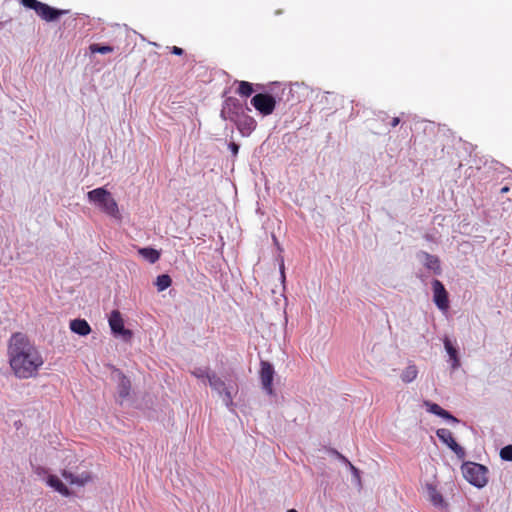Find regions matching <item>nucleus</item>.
Here are the masks:
<instances>
[{
  "label": "nucleus",
  "instance_id": "1",
  "mask_svg": "<svg viewBox=\"0 0 512 512\" xmlns=\"http://www.w3.org/2000/svg\"><path fill=\"white\" fill-rule=\"evenodd\" d=\"M9 366L18 379L35 378L44 364L42 354L27 335L15 332L7 345Z\"/></svg>",
  "mask_w": 512,
  "mask_h": 512
},
{
  "label": "nucleus",
  "instance_id": "2",
  "mask_svg": "<svg viewBox=\"0 0 512 512\" xmlns=\"http://www.w3.org/2000/svg\"><path fill=\"white\" fill-rule=\"evenodd\" d=\"M222 116L233 122L243 136H249L256 128V120L248 115L239 103H234L233 108L228 104L222 110Z\"/></svg>",
  "mask_w": 512,
  "mask_h": 512
},
{
  "label": "nucleus",
  "instance_id": "3",
  "mask_svg": "<svg viewBox=\"0 0 512 512\" xmlns=\"http://www.w3.org/2000/svg\"><path fill=\"white\" fill-rule=\"evenodd\" d=\"M88 200L95 204L100 211L108 216L120 220L121 214L116 200L112 194L103 187L93 189L87 193Z\"/></svg>",
  "mask_w": 512,
  "mask_h": 512
},
{
  "label": "nucleus",
  "instance_id": "4",
  "mask_svg": "<svg viewBox=\"0 0 512 512\" xmlns=\"http://www.w3.org/2000/svg\"><path fill=\"white\" fill-rule=\"evenodd\" d=\"M20 3L28 9L35 11V13L44 21L52 22L59 19L62 15L67 14L68 10H60L42 3L38 0H20Z\"/></svg>",
  "mask_w": 512,
  "mask_h": 512
},
{
  "label": "nucleus",
  "instance_id": "5",
  "mask_svg": "<svg viewBox=\"0 0 512 512\" xmlns=\"http://www.w3.org/2000/svg\"><path fill=\"white\" fill-rule=\"evenodd\" d=\"M465 479L476 487H484L487 482V468L477 463H467L462 466Z\"/></svg>",
  "mask_w": 512,
  "mask_h": 512
},
{
  "label": "nucleus",
  "instance_id": "6",
  "mask_svg": "<svg viewBox=\"0 0 512 512\" xmlns=\"http://www.w3.org/2000/svg\"><path fill=\"white\" fill-rule=\"evenodd\" d=\"M251 104L260 114L268 116L274 112L276 100L268 93H258L252 97Z\"/></svg>",
  "mask_w": 512,
  "mask_h": 512
},
{
  "label": "nucleus",
  "instance_id": "7",
  "mask_svg": "<svg viewBox=\"0 0 512 512\" xmlns=\"http://www.w3.org/2000/svg\"><path fill=\"white\" fill-rule=\"evenodd\" d=\"M432 289H433V301L435 305L441 311H447L449 308V298L448 292L445 289L442 282L438 279L432 281Z\"/></svg>",
  "mask_w": 512,
  "mask_h": 512
},
{
  "label": "nucleus",
  "instance_id": "8",
  "mask_svg": "<svg viewBox=\"0 0 512 512\" xmlns=\"http://www.w3.org/2000/svg\"><path fill=\"white\" fill-rule=\"evenodd\" d=\"M273 377H274V368L273 366L267 362L262 361L261 362V369H260V379L263 386V389L269 394L273 395Z\"/></svg>",
  "mask_w": 512,
  "mask_h": 512
},
{
  "label": "nucleus",
  "instance_id": "9",
  "mask_svg": "<svg viewBox=\"0 0 512 512\" xmlns=\"http://www.w3.org/2000/svg\"><path fill=\"white\" fill-rule=\"evenodd\" d=\"M208 381L212 389L223 395V401L225 404L227 406H231L233 403V397L231 392L227 389L225 382L216 374L208 376Z\"/></svg>",
  "mask_w": 512,
  "mask_h": 512
},
{
  "label": "nucleus",
  "instance_id": "10",
  "mask_svg": "<svg viewBox=\"0 0 512 512\" xmlns=\"http://www.w3.org/2000/svg\"><path fill=\"white\" fill-rule=\"evenodd\" d=\"M109 325L114 334L130 338L132 332L124 327V321L118 310H113L109 316Z\"/></svg>",
  "mask_w": 512,
  "mask_h": 512
},
{
  "label": "nucleus",
  "instance_id": "11",
  "mask_svg": "<svg viewBox=\"0 0 512 512\" xmlns=\"http://www.w3.org/2000/svg\"><path fill=\"white\" fill-rule=\"evenodd\" d=\"M437 437L445 443L455 454L462 457L464 456L465 452L463 448L456 442V440L453 437L452 432L449 429L446 428H440L436 432Z\"/></svg>",
  "mask_w": 512,
  "mask_h": 512
},
{
  "label": "nucleus",
  "instance_id": "12",
  "mask_svg": "<svg viewBox=\"0 0 512 512\" xmlns=\"http://www.w3.org/2000/svg\"><path fill=\"white\" fill-rule=\"evenodd\" d=\"M426 491L429 501L437 508H447V503L444 501L442 494L438 491L437 487L433 484H426Z\"/></svg>",
  "mask_w": 512,
  "mask_h": 512
},
{
  "label": "nucleus",
  "instance_id": "13",
  "mask_svg": "<svg viewBox=\"0 0 512 512\" xmlns=\"http://www.w3.org/2000/svg\"><path fill=\"white\" fill-rule=\"evenodd\" d=\"M62 476L72 485L84 486L92 481V475L89 472H83L80 475H74L71 472L64 470Z\"/></svg>",
  "mask_w": 512,
  "mask_h": 512
},
{
  "label": "nucleus",
  "instance_id": "14",
  "mask_svg": "<svg viewBox=\"0 0 512 512\" xmlns=\"http://www.w3.org/2000/svg\"><path fill=\"white\" fill-rule=\"evenodd\" d=\"M70 329L80 336H86L91 332V327L85 319L72 320L70 322Z\"/></svg>",
  "mask_w": 512,
  "mask_h": 512
},
{
  "label": "nucleus",
  "instance_id": "15",
  "mask_svg": "<svg viewBox=\"0 0 512 512\" xmlns=\"http://www.w3.org/2000/svg\"><path fill=\"white\" fill-rule=\"evenodd\" d=\"M47 484L54 488L57 492L63 496H69V489L62 483V481L55 475H50L47 479Z\"/></svg>",
  "mask_w": 512,
  "mask_h": 512
},
{
  "label": "nucleus",
  "instance_id": "16",
  "mask_svg": "<svg viewBox=\"0 0 512 512\" xmlns=\"http://www.w3.org/2000/svg\"><path fill=\"white\" fill-rule=\"evenodd\" d=\"M138 253L151 264L156 263L160 259V252L154 248H140L138 249Z\"/></svg>",
  "mask_w": 512,
  "mask_h": 512
},
{
  "label": "nucleus",
  "instance_id": "17",
  "mask_svg": "<svg viewBox=\"0 0 512 512\" xmlns=\"http://www.w3.org/2000/svg\"><path fill=\"white\" fill-rule=\"evenodd\" d=\"M444 346H445V349H446L450 359L452 360V368L453 369L458 368L460 366V361H459L457 349L453 346V344L451 343V341L448 338H445Z\"/></svg>",
  "mask_w": 512,
  "mask_h": 512
},
{
  "label": "nucleus",
  "instance_id": "18",
  "mask_svg": "<svg viewBox=\"0 0 512 512\" xmlns=\"http://www.w3.org/2000/svg\"><path fill=\"white\" fill-rule=\"evenodd\" d=\"M423 255H424V258H425L424 265L428 269L433 270L435 273L439 274L441 272V266H440L439 258L437 256L431 255V254H429L427 252H424Z\"/></svg>",
  "mask_w": 512,
  "mask_h": 512
},
{
  "label": "nucleus",
  "instance_id": "19",
  "mask_svg": "<svg viewBox=\"0 0 512 512\" xmlns=\"http://www.w3.org/2000/svg\"><path fill=\"white\" fill-rule=\"evenodd\" d=\"M418 369L415 364L408 365L401 374V379L404 383H411L417 378Z\"/></svg>",
  "mask_w": 512,
  "mask_h": 512
},
{
  "label": "nucleus",
  "instance_id": "20",
  "mask_svg": "<svg viewBox=\"0 0 512 512\" xmlns=\"http://www.w3.org/2000/svg\"><path fill=\"white\" fill-rule=\"evenodd\" d=\"M130 389H131V383H130V380L124 376V375H121V378H120V381H119V384H118V394L121 398H126L129 393H130Z\"/></svg>",
  "mask_w": 512,
  "mask_h": 512
},
{
  "label": "nucleus",
  "instance_id": "21",
  "mask_svg": "<svg viewBox=\"0 0 512 512\" xmlns=\"http://www.w3.org/2000/svg\"><path fill=\"white\" fill-rule=\"evenodd\" d=\"M240 96L249 97L254 92L252 83L248 81H239L236 91Z\"/></svg>",
  "mask_w": 512,
  "mask_h": 512
},
{
  "label": "nucleus",
  "instance_id": "22",
  "mask_svg": "<svg viewBox=\"0 0 512 512\" xmlns=\"http://www.w3.org/2000/svg\"><path fill=\"white\" fill-rule=\"evenodd\" d=\"M171 277L167 274L159 275L156 279V286L159 292L166 290L171 286Z\"/></svg>",
  "mask_w": 512,
  "mask_h": 512
},
{
  "label": "nucleus",
  "instance_id": "23",
  "mask_svg": "<svg viewBox=\"0 0 512 512\" xmlns=\"http://www.w3.org/2000/svg\"><path fill=\"white\" fill-rule=\"evenodd\" d=\"M90 51L92 53L107 54L113 51V47L108 45L92 44L90 45Z\"/></svg>",
  "mask_w": 512,
  "mask_h": 512
},
{
  "label": "nucleus",
  "instance_id": "24",
  "mask_svg": "<svg viewBox=\"0 0 512 512\" xmlns=\"http://www.w3.org/2000/svg\"><path fill=\"white\" fill-rule=\"evenodd\" d=\"M500 457L506 461H512V445L503 447L500 451Z\"/></svg>",
  "mask_w": 512,
  "mask_h": 512
},
{
  "label": "nucleus",
  "instance_id": "25",
  "mask_svg": "<svg viewBox=\"0 0 512 512\" xmlns=\"http://www.w3.org/2000/svg\"><path fill=\"white\" fill-rule=\"evenodd\" d=\"M425 406L427 407L428 411L430 413H433L435 415H439V413L442 411L443 408H441L438 404L432 403L429 401L424 402Z\"/></svg>",
  "mask_w": 512,
  "mask_h": 512
},
{
  "label": "nucleus",
  "instance_id": "26",
  "mask_svg": "<svg viewBox=\"0 0 512 512\" xmlns=\"http://www.w3.org/2000/svg\"><path fill=\"white\" fill-rule=\"evenodd\" d=\"M192 375L198 379H203V378L208 379V376H210V374L207 372V370H204L201 368H198V369H195L194 371H192Z\"/></svg>",
  "mask_w": 512,
  "mask_h": 512
},
{
  "label": "nucleus",
  "instance_id": "27",
  "mask_svg": "<svg viewBox=\"0 0 512 512\" xmlns=\"http://www.w3.org/2000/svg\"><path fill=\"white\" fill-rule=\"evenodd\" d=\"M438 416L442 417L444 419L450 420L452 422H455V423L458 422V420L453 415H451L448 411H446L445 409H442V411L439 413Z\"/></svg>",
  "mask_w": 512,
  "mask_h": 512
},
{
  "label": "nucleus",
  "instance_id": "28",
  "mask_svg": "<svg viewBox=\"0 0 512 512\" xmlns=\"http://www.w3.org/2000/svg\"><path fill=\"white\" fill-rule=\"evenodd\" d=\"M340 457H341V459H342L345 463H347V464L349 465V467H350V469L352 470V472L354 473V475H355L357 478H359V471H358V469H357L355 466H353V465L351 464V462H349V461H348V459H347V458H345V457H344V456H342V455H341Z\"/></svg>",
  "mask_w": 512,
  "mask_h": 512
},
{
  "label": "nucleus",
  "instance_id": "29",
  "mask_svg": "<svg viewBox=\"0 0 512 512\" xmlns=\"http://www.w3.org/2000/svg\"><path fill=\"white\" fill-rule=\"evenodd\" d=\"M229 149L231 150L233 155L236 156L238 154V151H239V145L236 144L235 142H231L229 144Z\"/></svg>",
  "mask_w": 512,
  "mask_h": 512
},
{
  "label": "nucleus",
  "instance_id": "30",
  "mask_svg": "<svg viewBox=\"0 0 512 512\" xmlns=\"http://www.w3.org/2000/svg\"><path fill=\"white\" fill-rule=\"evenodd\" d=\"M171 53H172V54H175V55H178V56H181V55L184 53V51H183V49H182V48H180V47L173 46V47L171 48Z\"/></svg>",
  "mask_w": 512,
  "mask_h": 512
},
{
  "label": "nucleus",
  "instance_id": "31",
  "mask_svg": "<svg viewBox=\"0 0 512 512\" xmlns=\"http://www.w3.org/2000/svg\"><path fill=\"white\" fill-rule=\"evenodd\" d=\"M400 123V118L399 117H394L390 123V125L392 127H396L398 124Z\"/></svg>",
  "mask_w": 512,
  "mask_h": 512
},
{
  "label": "nucleus",
  "instance_id": "32",
  "mask_svg": "<svg viewBox=\"0 0 512 512\" xmlns=\"http://www.w3.org/2000/svg\"><path fill=\"white\" fill-rule=\"evenodd\" d=\"M509 191H510V188H509L508 186H504V187H503V188H501V190H500V192H501L502 194H504V193H508Z\"/></svg>",
  "mask_w": 512,
  "mask_h": 512
},
{
  "label": "nucleus",
  "instance_id": "33",
  "mask_svg": "<svg viewBox=\"0 0 512 512\" xmlns=\"http://www.w3.org/2000/svg\"><path fill=\"white\" fill-rule=\"evenodd\" d=\"M280 271H281L282 279L284 280L285 279V273H284V264L283 263L280 266Z\"/></svg>",
  "mask_w": 512,
  "mask_h": 512
},
{
  "label": "nucleus",
  "instance_id": "34",
  "mask_svg": "<svg viewBox=\"0 0 512 512\" xmlns=\"http://www.w3.org/2000/svg\"><path fill=\"white\" fill-rule=\"evenodd\" d=\"M287 512H297L296 509H289Z\"/></svg>",
  "mask_w": 512,
  "mask_h": 512
}]
</instances>
